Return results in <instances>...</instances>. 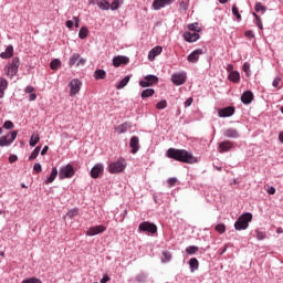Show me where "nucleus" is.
Instances as JSON below:
<instances>
[{"label":"nucleus","mask_w":283,"mask_h":283,"mask_svg":"<svg viewBox=\"0 0 283 283\" xmlns=\"http://www.w3.org/2000/svg\"><path fill=\"white\" fill-rule=\"evenodd\" d=\"M200 249L197 245H189L186 248L187 255H196Z\"/></svg>","instance_id":"nucleus-33"},{"label":"nucleus","mask_w":283,"mask_h":283,"mask_svg":"<svg viewBox=\"0 0 283 283\" xmlns=\"http://www.w3.org/2000/svg\"><path fill=\"white\" fill-rule=\"evenodd\" d=\"M129 129V125L127 123H123L117 127L118 134H125Z\"/></svg>","instance_id":"nucleus-43"},{"label":"nucleus","mask_w":283,"mask_h":283,"mask_svg":"<svg viewBox=\"0 0 283 283\" xmlns=\"http://www.w3.org/2000/svg\"><path fill=\"white\" fill-rule=\"evenodd\" d=\"M56 176H59V169H56V167H53L51 175L44 180V182L46 185H52V182L56 180Z\"/></svg>","instance_id":"nucleus-24"},{"label":"nucleus","mask_w":283,"mask_h":283,"mask_svg":"<svg viewBox=\"0 0 283 283\" xmlns=\"http://www.w3.org/2000/svg\"><path fill=\"white\" fill-rule=\"evenodd\" d=\"M109 282V276L107 274H105L102 280L99 281V283H107Z\"/></svg>","instance_id":"nucleus-61"},{"label":"nucleus","mask_w":283,"mask_h":283,"mask_svg":"<svg viewBox=\"0 0 283 283\" xmlns=\"http://www.w3.org/2000/svg\"><path fill=\"white\" fill-rule=\"evenodd\" d=\"M218 114L220 118H230V116H233V114H235V107L228 106L224 108H220L218 111Z\"/></svg>","instance_id":"nucleus-13"},{"label":"nucleus","mask_w":283,"mask_h":283,"mask_svg":"<svg viewBox=\"0 0 283 283\" xmlns=\"http://www.w3.org/2000/svg\"><path fill=\"white\" fill-rule=\"evenodd\" d=\"M0 90H8V80H6V77H0Z\"/></svg>","instance_id":"nucleus-50"},{"label":"nucleus","mask_w":283,"mask_h":283,"mask_svg":"<svg viewBox=\"0 0 283 283\" xmlns=\"http://www.w3.org/2000/svg\"><path fill=\"white\" fill-rule=\"evenodd\" d=\"M50 67H51V70L60 69L61 67V60L55 59V60L51 61Z\"/></svg>","instance_id":"nucleus-44"},{"label":"nucleus","mask_w":283,"mask_h":283,"mask_svg":"<svg viewBox=\"0 0 283 283\" xmlns=\"http://www.w3.org/2000/svg\"><path fill=\"white\" fill-rule=\"evenodd\" d=\"M178 179L176 177H170L167 179L168 187H175Z\"/></svg>","instance_id":"nucleus-54"},{"label":"nucleus","mask_w":283,"mask_h":283,"mask_svg":"<svg viewBox=\"0 0 283 283\" xmlns=\"http://www.w3.org/2000/svg\"><path fill=\"white\" fill-rule=\"evenodd\" d=\"M188 30H190L191 32H196L197 34H198V32H202V28H200L198 22L188 24Z\"/></svg>","instance_id":"nucleus-34"},{"label":"nucleus","mask_w":283,"mask_h":283,"mask_svg":"<svg viewBox=\"0 0 283 283\" xmlns=\"http://www.w3.org/2000/svg\"><path fill=\"white\" fill-rule=\"evenodd\" d=\"M41 153V146L34 148V150L29 156V160H36L39 158V154Z\"/></svg>","instance_id":"nucleus-35"},{"label":"nucleus","mask_w":283,"mask_h":283,"mask_svg":"<svg viewBox=\"0 0 283 283\" xmlns=\"http://www.w3.org/2000/svg\"><path fill=\"white\" fill-rule=\"evenodd\" d=\"M12 56H14V46L12 44L8 45L6 51L0 53L2 59H12Z\"/></svg>","instance_id":"nucleus-21"},{"label":"nucleus","mask_w":283,"mask_h":283,"mask_svg":"<svg viewBox=\"0 0 283 283\" xmlns=\"http://www.w3.org/2000/svg\"><path fill=\"white\" fill-rule=\"evenodd\" d=\"M254 101V95L253 92L251 91H244L241 95V103H243V105H251V103H253Z\"/></svg>","instance_id":"nucleus-16"},{"label":"nucleus","mask_w":283,"mask_h":283,"mask_svg":"<svg viewBox=\"0 0 283 283\" xmlns=\"http://www.w3.org/2000/svg\"><path fill=\"white\" fill-rule=\"evenodd\" d=\"M138 231L140 233H150V235H154L158 233V226L156 223H151L149 221H144L139 223Z\"/></svg>","instance_id":"nucleus-6"},{"label":"nucleus","mask_w":283,"mask_h":283,"mask_svg":"<svg viewBox=\"0 0 283 283\" xmlns=\"http://www.w3.org/2000/svg\"><path fill=\"white\" fill-rule=\"evenodd\" d=\"M172 254L169 251H164L161 256V263L167 264V262H171Z\"/></svg>","instance_id":"nucleus-31"},{"label":"nucleus","mask_w":283,"mask_h":283,"mask_svg":"<svg viewBox=\"0 0 283 283\" xmlns=\"http://www.w3.org/2000/svg\"><path fill=\"white\" fill-rule=\"evenodd\" d=\"M87 34H90V31L87 30V27H82L78 32L80 39H87Z\"/></svg>","instance_id":"nucleus-36"},{"label":"nucleus","mask_w":283,"mask_h":283,"mask_svg":"<svg viewBox=\"0 0 283 283\" xmlns=\"http://www.w3.org/2000/svg\"><path fill=\"white\" fill-rule=\"evenodd\" d=\"M85 63H87V60L81 57L80 55V59L77 60V63H76V67H81V65H85Z\"/></svg>","instance_id":"nucleus-57"},{"label":"nucleus","mask_w":283,"mask_h":283,"mask_svg":"<svg viewBox=\"0 0 283 283\" xmlns=\"http://www.w3.org/2000/svg\"><path fill=\"white\" fill-rule=\"evenodd\" d=\"M255 12H261L264 14L266 12V7L262 6V2H256L254 7Z\"/></svg>","instance_id":"nucleus-40"},{"label":"nucleus","mask_w":283,"mask_h":283,"mask_svg":"<svg viewBox=\"0 0 283 283\" xmlns=\"http://www.w3.org/2000/svg\"><path fill=\"white\" fill-rule=\"evenodd\" d=\"M200 39L199 33H191V32H185L184 33V40L187 41V43H196Z\"/></svg>","instance_id":"nucleus-20"},{"label":"nucleus","mask_w":283,"mask_h":283,"mask_svg":"<svg viewBox=\"0 0 283 283\" xmlns=\"http://www.w3.org/2000/svg\"><path fill=\"white\" fill-rule=\"evenodd\" d=\"M39 140H41V137H39V135H32L29 142L30 147H36Z\"/></svg>","instance_id":"nucleus-37"},{"label":"nucleus","mask_w":283,"mask_h":283,"mask_svg":"<svg viewBox=\"0 0 283 283\" xmlns=\"http://www.w3.org/2000/svg\"><path fill=\"white\" fill-rule=\"evenodd\" d=\"M163 54V46L157 45L153 48L148 53V61H156V57Z\"/></svg>","instance_id":"nucleus-19"},{"label":"nucleus","mask_w":283,"mask_h":283,"mask_svg":"<svg viewBox=\"0 0 283 283\" xmlns=\"http://www.w3.org/2000/svg\"><path fill=\"white\" fill-rule=\"evenodd\" d=\"M83 85V82L78 78H73L70 84V96H76L81 92V86Z\"/></svg>","instance_id":"nucleus-9"},{"label":"nucleus","mask_w":283,"mask_h":283,"mask_svg":"<svg viewBox=\"0 0 283 283\" xmlns=\"http://www.w3.org/2000/svg\"><path fill=\"white\" fill-rule=\"evenodd\" d=\"M176 0H154L153 9L154 10H163V8H167V6H171Z\"/></svg>","instance_id":"nucleus-12"},{"label":"nucleus","mask_w":283,"mask_h":283,"mask_svg":"<svg viewBox=\"0 0 283 283\" xmlns=\"http://www.w3.org/2000/svg\"><path fill=\"white\" fill-rule=\"evenodd\" d=\"M233 148V143L231 140H224L219 143V154H226L227 151H231Z\"/></svg>","instance_id":"nucleus-18"},{"label":"nucleus","mask_w":283,"mask_h":283,"mask_svg":"<svg viewBox=\"0 0 283 283\" xmlns=\"http://www.w3.org/2000/svg\"><path fill=\"white\" fill-rule=\"evenodd\" d=\"M103 171H105V167L103 166V164H96L90 172L91 178L96 179L101 176V174H103Z\"/></svg>","instance_id":"nucleus-15"},{"label":"nucleus","mask_w":283,"mask_h":283,"mask_svg":"<svg viewBox=\"0 0 283 283\" xmlns=\"http://www.w3.org/2000/svg\"><path fill=\"white\" fill-rule=\"evenodd\" d=\"M156 94V91L154 88H146L142 92L140 97L142 98H151Z\"/></svg>","instance_id":"nucleus-29"},{"label":"nucleus","mask_w":283,"mask_h":283,"mask_svg":"<svg viewBox=\"0 0 283 283\" xmlns=\"http://www.w3.org/2000/svg\"><path fill=\"white\" fill-rule=\"evenodd\" d=\"M20 65H21V61L19 60V57H13L12 62L4 67V72L7 76H9V78H14V76L19 74Z\"/></svg>","instance_id":"nucleus-3"},{"label":"nucleus","mask_w":283,"mask_h":283,"mask_svg":"<svg viewBox=\"0 0 283 283\" xmlns=\"http://www.w3.org/2000/svg\"><path fill=\"white\" fill-rule=\"evenodd\" d=\"M202 54H205V51L202 49H196L187 56L188 63H198Z\"/></svg>","instance_id":"nucleus-11"},{"label":"nucleus","mask_w":283,"mask_h":283,"mask_svg":"<svg viewBox=\"0 0 283 283\" xmlns=\"http://www.w3.org/2000/svg\"><path fill=\"white\" fill-rule=\"evenodd\" d=\"M242 70L244 71L245 76H251V63L244 62Z\"/></svg>","instance_id":"nucleus-41"},{"label":"nucleus","mask_w":283,"mask_h":283,"mask_svg":"<svg viewBox=\"0 0 283 283\" xmlns=\"http://www.w3.org/2000/svg\"><path fill=\"white\" fill-rule=\"evenodd\" d=\"M11 143L10 139L7 136L0 137V147H10Z\"/></svg>","instance_id":"nucleus-38"},{"label":"nucleus","mask_w":283,"mask_h":283,"mask_svg":"<svg viewBox=\"0 0 283 283\" xmlns=\"http://www.w3.org/2000/svg\"><path fill=\"white\" fill-rule=\"evenodd\" d=\"M166 157L177 160V163H185L186 165L198 163V158L187 149L169 148L166 151Z\"/></svg>","instance_id":"nucleus-1"},{"label":"nucleus","mask_w":283,"mask_h":283,"mask_svg":"<svg viewBox=\"0 0 283 283\" xmlns=\"http://www.w3.org/2000/svg\"><path fill=\"white\" fill-rule=\"evenodd\" d=\"M228 80L231 81V83H240V72L231 71L228 75Z\"/></svg>","instance_id":"nucleus-26"},{"label":"nucleus","mask_w":283,"mask_h":283,"mask_svg":"<svg viewBox=\"0 0 283 283\" xmlns=\"http://www.w3.org/2000/svg\"><path fill=\"white\" fill-rule=\"evenodd\" d=\"M170 81L177 86L185 85L187 83V72L181 71L172 73Z\"/></svg>","instance_id":"nucleus-7"},{"label":"nucleus","mask_w":283,"mask_h":283,"mask_svg":"<svg viewBox=\"0 0 283 283\" xmlns=\"http://www.w3.org/2000/svg\"><path fill=\"white\" fill-rule=\"evenodd\" d=\"M78 59H81V54L73 53L72 56L69 60L70 67H73V65H76L78 63Z\"/></svg>","instance_id":"nucleus-30"},{"label":"nucleus","mask_w":283,"mask_h":283,"mask_svg":"<svg viewBox=\"0 0 283 283\" xmlns=\"http://www.w3.org/2000/svg\"><path fill=\"white\" fill-rule=\"evenodd\" d=\"M67 218H76L78 216V208H74L67 211Z\"/></svg>","instance_id":"nucleus-48"},{"label":"nucleus","mask_w":283,"mask_h":283,"mask_svg":"<svg viewBox=\"0 0 283 283\" xmlns=\"http://www.w3.org/2000/svg\"><path fill=\"white\" fill-rule=\"evenodd\" d=\"M158 83V76L149 74L144 76V80L139 81L140 87H151Z\"/></svg>","instance_id":"nucleus-8"},{"label":"nucleus","mask_w":283,"mask_h":283,"mask_svg":"<svg viewBox=\"0 0 283 283\" xmlns=\"http://www.w3.org/2000/svg\"><path fill=\"white\" fill-rule=\"evenodd\" d=\"M193 103V97H188L186 101H185V107H191Z\"/></svg>","instance_id":"nucleus-58"},{"label":"nucleus","mask_w":283,"mask_h":283,"mask_svg":"<svg viewBox=\"0 0 283 283\" xmlns=\"http://www.w3.org/2000/svg\"><path fill=\"white\" fill-rule=\"evenodd\" d=\"M95 6H97L99 10H109V0L98 1Z\"/></svg>","instance_id":"nucleus-32"},{"label":"nucleus","mask_w":283,"mask_h":283,"mask_svg":"<svg viewBox=\"0 0 283 283\" xmlns=\"http://www.w3.org/2000/svg\"><path fill=\"white\" fill-rule=\"evenodd\" d=\"M18 159H19V158L17 157V155H11V156L9 157V163H17Z\"/></svg>","instance_id":"nucleus-62"},{"label":"nucleus","mask_w":283,"mask_h":283,"mask_svg":"<svg viewBox=\"0 0 283 283\" xmlns=\"http://www.w3.org/2000/svg\"><path fill=\"white\" fill-rule=\"evenodd\" d=\"M255 238L256 240H266V232L261 230H255Z\"/></svg>","instance_id":"nucleus-45"},{"label":"nucleus","mask_w":283,"mask_h":283,"mask_svg":"<svg viewBox=\"0 0 283 283\" xmlns=\"http://www.w3.org/2000/svg\"><path fill=\"white\" fill-rule=\"evenodd\" d=\"M232 14L237 18V21H242V14H240V11L238 10V6H232Z\"/></svg>","instance_id":"nucleus-39"},{"label":"nucleus","mask_w":283,"mask_h":283,"mask_svg":"<svg viewBox=\"0 0 283 283\" xmlns=\"http://www.w3.org/2000/svg\"><path fill=\"white\" fill-rule=\"evenodd\" d=\"M4 129H14V123L12 120H6L3 124Z\"/></svg>","instance_id":"nucleus-53"},{"label":"nucleus","mask_w":283,"mask_h":283,"mask_svg":"<svg viewBox=\"0 0 283 283\" xmlns=\"http://www.w3.org/2000/svg\"><path fill=\"white\" fill-rule=\"evenodd\" d=\"M18 134H19V132L13 130L9 135H7L11 145L14 143V140H17Z\"/></svg>","instance_id":"nucleus-49"},{"label":"nucleus","mask_w":283,"mask_h":283,"mask_svg":"<svg viewBox=\"0 0 283 283\" xmlns=\"http://www.w3.org/2000/svg\"><path fill=\"white\" fill-rule=\"evenodd\" d=\"M188 264H189L190 273H196V271L200 269V262L198 261L197 258H191L188 261Z\"/></svg>","instance_id":"nucleus-22"},{"label":"nucleus","mask_w":283,"mask_h":283,"mask_svg":"<svg viewBox=\"0 0 283 283\" xmlns=\"http://www.w3.org/2000/svg\"><path fill=\"white\" fill-rule=\"evenodd\" d=\"M268 193H270V196H274V193H275V187L271 186V187L268 189Z\"/></svg>","instance_id":"nucleus-63"},{"label":"nucleus","mask_w":283,"mask_h":283,"mask_svg":"<svg viewBox=\"0 0 283 283\" xmlns=\"http://www.w3.org/2000/svg\"><path fill=\"white\" fill-rule=\"evenodd\" d=\"M105 76H107V72H105V70H103V69H97L94 72L95 81H103V80H105Z\"/></svg>","instance_id":"nucleus-25"},{"label":"nucleus","mask_w":283,"mask_h":283,"mask_svg":"<svg viewBox=\"0 0 283 283\" xmlns=\"http://www.w3.org/2000/svg\"><path fill=\"white\" fill-rule=\"evenodd\" d=\"M129 63V57L125 55H118L113 59L114 67H120V65H127Z\"/></svg>","instance_id":"nucleus-17"},{"label":"nucleus","mask_w":283,"mask_h":283,"mask_svg":"<svg viewBox=\"0 0 283 283\" xmlns=\"http://www.w3.org/2000/svg\"><path fill=\"white\" fill-rule=\"evenodd\" d=\"M29 101H30V102L36 101V95H35L34 93H30V95H29Z\"/></svg>","instance_id":"nucleus-64"},{"label":"nucleus","mask_w":283,"mask_h":283,"mask_svg":"<svg viewBox=\"0 0 283 283\" xmlns=\"http://www.w3.org/2000/svg\"><path fill=\"white\" fill-rule=\"evenodd\" d=\"M253 17L255 19L254 23L258 25L260 30H264V27L262 25V20L260 19V15L258 13H253Z\"/></svg>","instance_id":"nucleus-46"},{"label":"nucleus","mask_w":283,"mask_h":283,"mask_svg":"<svg viewBox=\"0 0 283 283\" xmlns=\"http://www.w3.org/2000/svg\"><path fill=\"white\" fill-rule=\"evenodd\" d=\"M129 147L132 149L130 154H138L140 149V139L138 138V136H133L130 138Z\"/></svg>","instance_id":"nucleus-14"},{"label":"nucleus","mask_w":283,"mask_h":283,"mask_svg":"<svg viewBox=\"0 0 283 283\" xmlns=\"http://www.w3.org/2000/svg\"><path fill=\"white\" fill-rule=\"evenodd\" d=\"M223 136H226V138H240V133H238L235 128H228L224 130Z\"/></svg>","instance_id":"nucleus-23"},{"label":"nucleus","mask_w":283,"mask_h":283,"mask_svg":"<svg viewBox=\"0 0 283 283\" xmlns=\"http://www.w3.org/2000/svg\"><path fill=\"white\" fill-rule=\"evenodd\" d=\"M127 169V160L119 159L117 161H112L108 165V171L109 174H123Z\"/></svg>","instance_id":"nucleus-4"},{"label":"nucleus","mask_w":283,"mask_h":283,"mask_svg":"<svg viewBox=\"0 0 283 283\" xmlns=\"http://www.w3.org/2000/svg\"><path fill=\"white\" fill-rule=\"evenodd\" d=\"M214 230L218 233L222 234L227 231V226H224L223 223H219V224L216 226Z\"/></svg>","instance_id":"nucleus-47"},{"label":"nucleus","mask_w":283,"mask_h":283,"mask_svg":"<svg viewBox=\"0 0 283 283\" xmlns=\"http://www.w3.org/2000/svg\"><path fill=\"white\" fill-rule=\"evenodd\" d=\"M123 3H120L119 0H114L112 3H109V10L116 11L118 8H120Z\"/></svg>","instance_id":"nucleus-42"},{"label":"nucleus","mask_w":283,"mask_h":283,"mask_svg":"<svg viewBox=\"0 0 283 283\" xmlns=\"http://www.w3.org/2000/svg\"><path fill=\"white\" fill-rule=\"evenodd\" d=\"M132 77L129 75H126L124 78H122L117 85H116V90H123L128 83H129V80Z\"/></svg>","instance_id":"nucleus-28"},{"label":"nucleus","mask_w":283,"mask_h":283,"mask_svg":"<svg viewBox=\"0 0 283 283\" xmlns=\"http://www.w3.org/2000/svg\"><path fill=\"white\" fill-rule=\"evenodd\" d=\"M157 109H167V102L165 99H161L156 104Z\"/></svg>","instance_id":"nucleus-51"},{"label":"nucleus","mask_w":283,"mask_h":283,"mask_svg":"<svg viewBox=\"0 0 283 283\" xmlns=\"http://www.w3.org/2000/svg\"><path fill=\"white\" fill-rule=\"evenodd\" d=\"M105 231H107V227L99 224L88 228V230L85 233L86 235L92 238L94 235H99V233H105Z\"/></svg>","instance_id":"nucleus-10"},{"label":"nucleus","mask_w":283,"mask_h":283,"mask_svg":"<svg viewBox=\"0 0 283 283\" xmlns=\"http://www.w3.org/2000/svg\"><path fill=\"white\" fill-rule=\"evenodd\" d=\"M21 283H43V282H41V280L38 277H30V279L23 280Z\"/></svg>","instance_id":"nucleus-52"},{"label":"nucleus","mask_w":283,"mask_h":283,"mask_svg":"<svg viewBox=\"0 0 283 283\" xmlns=\"http://www.w3.org/2000/svg\"><path fill=\"white\" fill-rule=\"evenodd\" d=\"M76 170H74V166H72V164H66L60 168L59 178L61 180L74 178Z\"/></svg>","instance_id":"nucleus-5"},{"label":"nucleus","mask_w":283,"mask_h":283,"mask_svg":"<svg viewBox=\"0 0 283 283\" xmlns=\"http://www.w3.org/2000/svg\"><path fill=\"white\" fill-rule=\"evenodd\" d=\"M253 220V214L251 212L242 213L234 222L235 231H247L249 229V222Z\"/></svg>","instance_id":"nucleus-2"},{"label":"nucleus","mask_w":283,"mask_h":283,"mask_svg":"<svg viewBox=\"0 0 283 283\" xmlns=\"http://www.w3.org/2000/svg\"><path fill=\"white\" fill-rule=\"evenodd\" d=\"M147 277H149V274L146 272H140L136 274L135 282L137 283H147Z\"/></svg>","instance_id":"nucleus-27"},{"label":"nucleus","mask_w":283,"mask_h":283,"mask_svg":"<svg viewBox=\"0 0 283 283\" xmlns=\"http://www.w3.org/2000/svg\"><path fill=\"white\" fill-rule=\"evenodd\" d=\"M244 36H247V39H255V33H253L252 30H248L244 32Z\"/></svg>","instance_id":"nucleus-56"},{"label":"nucleus","mask_w":283,"mask_h":283,"mask_svg":"<svg viewBox=\"0 0 283 283\" xmlns=\"http://www.w3.org/2000/svg\"><path fill=\"white\" fill-rule=\"evenodd\" d=\"M33 171H35V174H41V171H43V168L41 167V165L39 163H35L33 165Z\"/></svg>","instance_id":"nucleus-55"},{"label":"nucleus","mask_w":283,"mask_h":283,"mask_svg":"<svg viewBox=\"0 0 283 283\" xmlns=\"http://www.w3.org/2000/svg\"><path fill=\"white\" fill-rule=\"evenodd\" d=\"M281 81H282V78L275 77V78L273 80V82H272V85H273L274 87H279Z\"/></svg>","instance_id":"nucleus-60"},{"label":"nucleus","mask_w":283,"mask_h":283,"mask_svg":"<svg viewBox=\"0 0 283 283\" xmlns=\"http://www.w3.org/2000/svg\"><path fill=\"white\" fill-rule=\"evenodd\" d=\"M25 94H33L34 93V86H27L24 88Z\"/></svg>","instance_id":"nucleus-59"}]
</instances>
